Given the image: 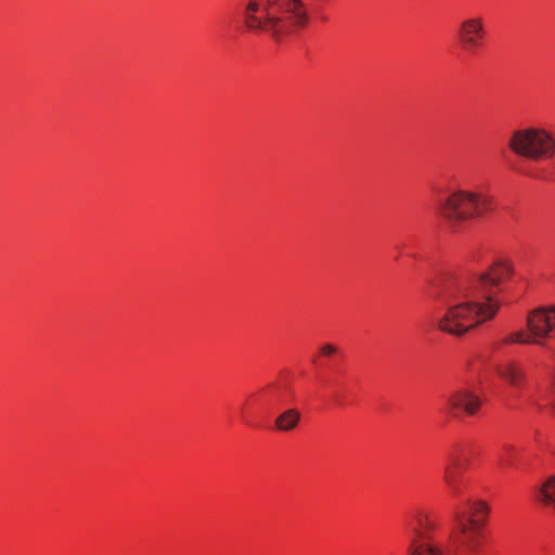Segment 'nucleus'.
Instances as JSON below:
<instances>
[{"label":"nucleus","instance_id":"1","mask_svg":"<svg viewBox=\"0 0 555 555\" xmlns=\"http://www.w3.org/2000/svg\"><path fill=\"white\" fill-rule=\"evenodd\" d=\"M514 273L508 261H496L474 279L449 275L439 285L437 299L446 307L434 319V326L452 336H463L498 313L495 294Z\"/></svg>","mask_w":555,"mask_h":555},{"label":"nucleus","instance_id":"2","mask_svg":"<svg viewBox=\"0 0 555 555\" xmlns=\"http://www.w3.org/2000/svg\"><path fill=\"white\" fill-rule=\"evenodd\" d=\"M244 18L251 30L280 36L304 26L307 13L301 0H249Z\"/></svg>","mask_w":555,"mask_h":555},{"label":"nucleus","instance_id":"3","mask_svg":"<svg viewBox=\"0 0 555 555\" xmlns=\"http://www.w3.org/2000/svg\"><path fill=\"white\" fill-rule=\"evenodd\" d=\"M490 209V198L478 192L467 190L452 191L438 205V215L453 233L465 229L467 221L482 216Z\"/></svg>","mask_w":555,"mask_h":555},{"label":"nucleus","instance_id":"4","mask_svg":"<svg viewBox=\"0 0 555 555\" xmlns=\"http://www.w3.org/2000/svg\"><path fill=\"white\" fill-rule=\"evenodd\" d=\"M508 146L518 156L532 160L547 159L555 155V138L543 128L515 130Z\"/></svg>","mask_w":555,"mask_h":555},{"label":"nucleus","instance_id":"5","mask_svg":"<svg viewBox=\"0 0 555 555\" xmlns=\"http://www.w3.org/2000/svg\"><path fill=\"white\" fill-rule=\"evenodd\" d=\"M438 521L429 513H418L408 526V555H447L436 541Z\"/></svg>","mask_w":555,"mask_h":555},{"label":"nucleus","instance_id":"6","mask_svg":"<svg viewBox=\"0 0 555 555\" xmlns=\"http://www.w3.org/2000/svg\"><path fill=\"white\" fill-rule=\"evenodd\" d=\"M529 334L524 331L509 334L503 338V344H537L542 345L555 326V306L538 308L531 311L527 319Z\"/></svg>","mask_w":555,"mask_h":555},{"label":"nucleus","instance_id":"7","mask_svg":"<svg viewBox=\"0 0 555 555\" xmlns=\"http://www.w3.org/2000/svg\"><path fill=\"white\" fill-rule=\"evenodd\" d=\"M457 528L450 535L455 555H477L486 542L485 528L478 521H465L464 514H455Z\"/></svg>","mask_w":555,"mask_h":555},{"label":"nucleus","instance_id":"8","mask_svg":"<svg viewBox=\"0 0 555 555\" xmlns=\"http://www.w3.org/2000/svg\"><path fill=\"white\" fill-rule=\"evenodd\" d=\"M487 30L481 16L463 20L456 30L457 40L462 49L468 54H475L482 48Z\"/></svg>","mask_w":555,"mask_h":555},{"label":"nucleus","instance_id":"9","mask_svg":"<svg viewBox=\"0 0 555 555\" xmlns=\"http://www.w3.org/2000/svg\"><path fill=\"white\" fill-rule=\"evenodd\" d=\"M469 460L465 455L463 447L454 446L448 453V463L443 472V480L454 496H461L463 493L464 478L463 473Z\"/></svg>","mask_w":555,"mask_h":555},{"label":"nucleus","instance_id":"10","mask_svg":"<svg viewBox=\"0 0 555 555\" xmlns=\"http://www.w3.org/2000/svg\"><path fill=\"white\" fill-rule=\"evenodd\" d=\"M481 399L472 389L460 388L447 398V412L457 416L460 412L466 415H475L480 406Z\"/></svg>","mask_w":555,"mask_h":555},{"label":"nucleus","instance_id":"11","mask_svg":"<svg viewBox=\"0 0 555 555\" xmlns=\"http://www.w3.org/2000/svg\"><path fill=\"white\" fill-rule=\"evenodd\" d=\"M496 372L499 376L505 379L513 387L521 388L526 382L525 369L516 362H506L498 365Z\"/></svg>","mask_w":555,"mask_h":555},{"label":"nucleus","instance_id":"12","mask_svg":"<svg viewBox=\"0 0 555 555\" xmlns=\"http://www.w3.org/2000/svg\"><path fill=\"white\" fill-rule=\"evenodd\" d=\"M466 504L469 507L468 515H464L465 521H478L480 527L486 528L488 517L490 514V507L485 501H467Z\"/></svg>","mask_w":555,"mask_h":555},{"label":"nucleus","instance_id":"13","mask_svg":"<svg viewBox=\"0 0 555 555\" xmlns=\"http://www.w3.org/2000/svg\"><path fill=\"white\" fill-rule=\"evenodd\" d=\"M301 418V413L297 409H287L281 413L275 420V428L280 431L294 430Z\"/></svg>","mask_w":555,"mask_h":555},{"label":"nucleus","instance_id":"14","mask_svg":"<svg viewBox=\"0 0 555 555\" xmlns=\"http://www.w3.org/2000/svg\"><path fill=\"white\" fill-rule=\"evenodd\" d=\"M538 500L541 501L545 506H550L555 509V477H550L541 486Z\"/></svg>","mask_w":555,"mask_h":555},{"label":"nucleus","instance_id":"15","mask_svg":"<svg viewBox=\"0 0 555 555\" xmlns=\"http://www.w3.org/2000/svg\"><path fill=\"white\" fill-rule=\"evenodd\" d=\"M336 351H337V347L332 344H325L321 348V353L324 356H331V354L335 353Z\"/></svg>","mask_w":555,"mask_h":555},{"label":"nucleus","instance_id":"16","mask_svg":"<svg viewBox=\"0 0 555 555\" xmlns=\"http://www.w3.org/2000/svg\"><path fill=\"white\" fill-rule=\"evenodd\" d=\"M273 389H274V387H273V386H268L267 388H264V389L262 390V392H263V395H264V396H271V395H272V392H273Z\"/></svg>","mask_w":555,"mask_h":555},{"label":"nucleus","instance_id":"17","mask_svg":"<svg viewBox=\"0 0 555 555\" xmlns=\"http://www.w3.org/2000/svg\"><path fill=\"white\" fill-rule=\"evenodd\" d=\"M502 465H509L511 463L508 461H505L504 459L501 460Z\"/></svg>","mask_w":555,"mask_h":555},{"label":"nucleus","instance_id":"18","mask_svg":"<svg viewBox=\"0 0 555 555\" xmlns=\"http://www.w3.org/2000/svg\"><path fill=\"white\" fill-rule=\"evenodd\" d=\"M529 401H530L531 403H535V399H534V397H530V398H529Z\"/></svg>","mask_w":555,"mask_h":555},{"label":"nucleus","instance_id":"19","mask_svg":"<svg viewBox=\"0 0 555 555\" xmlns=\"http://www.w3.org/2000/svg\"><path fill=\"white\" fill-rule=\"evenodd\" d=\"M504 448H505L506 450L512 449V447H509V446H505Z\"/></svg>","mask_w":555,"mask_h":555}]
</instances>
